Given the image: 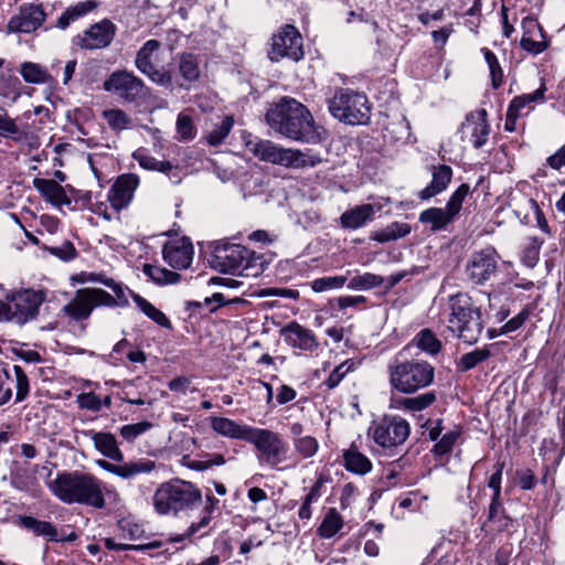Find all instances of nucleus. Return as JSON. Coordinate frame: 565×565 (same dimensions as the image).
<instances>
[{"label":"nucleus","mask_w":565,"mask_h":565,"mask_svg":"<svg viewBox=\"0 0 565 565\" xmlns=\"http://www.w3.org/2000/svg\"><path fill=\"white\" fill-rule=\"evenodd\" d=\"M267 124L279 135L307 143L321 140L318 126L308 108L291 97H282L266 114Z\"/></svg>","instance_id":"1"},{"label":"nucleus","mask_w":565,"mask_h":565,"mask_svg":"<svg viewBox=\"0 0 565 565\" xmlns=\"http://www.w3.org/2000/svg\"><path fill=\"white\" fill-rule=\"evenodd\" d=\"M47 487L60 501L66 504L105 508L103 482L90 473L78 470L58 472L54 480L47 482Z\"/></svg>","instance_id":"2"},{"label":"nucleus","mask_w":565,"mask_h":565,"mask_svg":"<svg viewBox=\"0 0 565 565\" xmlns=\"http://www.w3.org/2000/svg\"><path fill=\"white\" fill-rule=\"evenodd\" d=\"M89 281L100 282L110 288L114 295L99 288H84L76 291L75 297L63 307L66 316L76 321L87 319L93 309L98 306L126 307L128 306V287L103 274H90Z\"/></svg>","instance_id":"3"},{"label":"nucleus","mask_w":565,"mask_h":565,"mask_svg":"<svg viewBox=\"0 0 565 565\" xmlns=\"http://www.w3.org/2000/svg\"><path fill=\"white\" fill-rule=\"evenodd\" d=\"M201 502L200 489L179 478L162 482L152 497L153 509L159 515L178 516L198 508Z\"/></svg>","instance_id":"4"},{"label":"nucleus","mask_w":565,"mask_h":565,"mask_svg":"<svg viewBox=\"0 0 565 565\" xmlns=\"http://www.w3.org/2000/svg\"><path fill=\"white\" fill-rule=\"evenodd\" d=\"M388 382L402 394H413L429 386L435 377V367L420 359H406L398 352L387 364Z\"/></svg>","instance_id":"5"},{"label":"nucleus","mask_w":565,"mask_h":565,"mask_svg":"<svg viewBox=\"0 0 565 565\" xmlns=\"http://www.w3.org/2000/svg\"><path fill=\"white\" fill-rule=\"evenodd\" d=\"M448 329L468 344L478 342L483 330L480 307L468 294L459 292L449 298Z\"/></svg>","instance_id":"6"},{"label":"nucleus","mask_w":565,"mask_h":565,"mask_svg":"<svg viewBox=\"0 0 565 565\" xmlns=\"http://www.w3.org/2000/svg\"><path fill=\"white\" fill-rule=\"evenodd\" d=\"M246 148L262 161L291 169L313 168L321 162L318 154L298 149H286L270 140H249L246 142Z\"/></svg>","instance_id":"7"},{"label":"nucleus","mask_w":565,"mask_h":565,"mask_svg":"<svg viewBox=\"0 0 565 565\" xmlns=\"http://www.w3.org/2000/svg\"><path fill=\"white\" fill-rule=\"evenodd\" d=\"M257 260L254 252L243 245L217 242L212 253L211 264L221 273L255 277L259 274Z\"/></svg>","instance_id":"8"},{"label":"nucleus","mask_w":565,"mask_h":565,"mask_svg":"<svg viewBox=\"0 0 565 565\" xmlns=\"http://www.w3.org/2000/svg\"><path fill=\"white\" fill-rule=\"evenodd\" d=\"M44 301L45 294L42 290L22 289L11 292L0 300V322L23 326L38 317Z\"/></svg>","instance_id":"9"},{"label":"nucleus","mask_w":565,"mask_h":565,"mask_svg":"<svg viewBox=\"0 0 565 565\" xmlns=\"http://www.w3.org/2000/svg\"><path fill=\"white\" fill-rule=\"evenodd\" d=\"M329 111L342 122L365 125L371 117V106L365 94L339 88L329 100Z\"/></svg>","instance_id":"10"},{"label":"nucleus","mask_w":565,"mask_h":565,"mask_svg":"<svg viewBox=\"0 0 565 565\" xmlns=\"http://www.w3.org/2000/svg\"><path fill=\"white\" fill-rule=\"evenodd\" d=\"M247 441L254 445L260 466L280 469V463L287 459L289 446L276 431L253 427Z\"/></svg>","instance_id":"11"},{"label":"nucleus","mask_w":565,"mask_h":565,"mask_svg":"<svg viewBox=\"0 0 565 565\" xmlns=\"http://www.w3.org/2000/svg\"><path fill=\"white\" fill-rule=\"evenodd\" d=\"M161 43L158 40H148L138 50L135 65L139 72L146 75L152 83L166 87L173 88L174 85L182 86L175 81L172 71L164 66L157 67L152 61L153 54L159 51Z\"/></svg>","instance_id":"12"},{"label":"nucleus","mask_w":565,"mask_h":565,"mask_svg":"<svg viewBox=\"0 0 565 565\" xmlns=\"http://www.w3.org/2000/svg\"><path fill=\"white\" fill-rule=\"evenodd\" d=\"M303 55L302 36L296 26L286 24L271 36L268 50V58L271 62H279L285 57L298 62Z\"/></svg>","instance_id":"13"},{"label":"nucleus","mask_w":565,"mask_h":565,"mask_svg":"<svg viewBox=\"0 0 565 565\" xmlns=\"http://www.w3.org/2000/svg\"><path fill=\"white\" fill-rule=\"evenodd\" d=\"M103 87L126 103H137L148 95V87L143 81L125 70L111 73Z\"/></svg>","instance_id":"14"},{"label":"nucleus","mask_w":565,"mask_h":565,"mask_svg":"<svg viewBox=\"0 0 565 565\" xmlns=\"http://www.w3.org/2000/svg\"><path fill=\"white\" fill-rule=\"evenodd\" d=\"M411 433L408 422L399 416H384L372 429V437L376 445L386 449L404 444Z\"/></svg>","instance_id":"15"},{"label":"nucleus","mask_w":565,"mask_h":565,"mask_svg":"<svg viewBox=\"0 0 565 565\" xmlns=\"http://www.w3.org/2000/svg\"><path fill=\"white\" fill-rule=\"evenodd\" d=\"M497 271L498 255L491 248L473 253L466 265L467 277L476 285H482L490 280Z\"/></svg>","instance_id":"16"},{"label":"nucleus","mask_w":565,"mask_h":565,"mask_svg":"<svg viewBox=\"0 0 565 565\" xmlns=\"http://www.w3.org/2000/svg\"><path fill=\"white\" fill-rule=\"evenodd\" d=\"M117 26L108 19L92 24L75 38V44L83 50H100L110 45Z\"/></svg>","instance_id":"17"},{"label":"nucleus","mask_w":565,"mask_h":565,"mask_svg":"<svg viewBox=\"0 0 565 565\" xmlns=\"http://www.w3.org/2000/svg\"><path fill=\"white\" fill-rule=\"evenodd\" d=\"M194 248L188 237L168 241L162 247L164 262L177 270L188 269L193 260Z\"/></svg>","instance_id":"18"},{"label":"nucleus","mask_w":565,"mask_h":565,"mask_svg":"<svg viewBox=\"0 0 565 565\" xmlns=\"http://www.w3.org/2000/svg\"><path fill=\"white\" fill-rule=\"evenodd\" d=\"M138 185L139 178L134 173L121 174L117 178L107 195L115 213H118L130 204Z\"/></svg>","instance_id":"19"},{"label":"nucleus","mask_w":565,"mask_h":565,"mask_svg":"<svg viewBox=\"0 0 565 565\" xmlns=\"http://www.w3.org/2000/svg\"><path fill=\"white\" fill-rule=\"evenodd\" d=\"M45 20V12L40 6L24 4L18 14L12 17L8 29L14 33H31L39 29Z\"/></svg>","instance_id":"20"},{"label":"nucleus","mask_w":565,"mask_h":565,"mask_svg":"<svg viewBox=\"0 0 565 565\" xmlns=\"http://www.w3.org/2000/svg\"><path fill=\"white\" fill-rule=\"evenodd\" d=\"M462 138H468L477 149L486 145L490 134L486 109L470 113L461 126Z\"/></svg>","instance_id":"21"},{"label":"nucleus","mask_w":565,"mask_h":565,"mask_svg":"<svg viewBox=\"0 0 565 565\" xmlns=\"http://www.w3.org/2000/svg\"><path fill=\"white\" fill-rule=\"evenodd\" d=\"M285 342L294 349L313 352L319 347V341L313 331L297 322H290L281 329Z\"/></svg>","instance_id":"22"},{"label":"nucleus","mask_w":565,"mask_h":565,"mask_svg":"<svg viewBox=\"0 0 565 565\" xmlns=\"http://www.w3.org/2000/svg\"><path fill=\"white\" fill-rule=\"evenodd\" d=\"M98 465L104 470L122 479H130L140 473H150L156 468L154 461L145 458L128 461L122 465H115L106 460H99Z\"/></svg>","instance_id":"23"},{"label":"nucleus","mask_w":565,"mask_h":565,"mask_svg":"<svg viewBox=\"0 0 565 565\" xmlns=\"http://www.w3.org/2000/svg\"><path fill=\"white\" fill-rule=\"evenodd\" d=\"M452 179V169L447 164L433 166L430 183L417 194L422 201L429 200L444 192Z\"/></svg>","instance_id":"24"},{"label":"nucleus","mask_w":565,"mask_h":565,"mask_svg":"<svg viewBox=\"0 0 565 565\" xmlns=\"http://www.w3.org/2000/svg\"><path fill=\"white\" fill-rule=\"evenodd\" d=\"M33 186L42 198L53 205L62 206L71 203L65 189L55 180L35 178L33 179Z\"/></svg>","instance_id":"25"},{"label":"nucleus","mask_w":565,"mask_h":565,"mask_svg":"<svg viewBox=\"0 0 565 565\" xmlns=\"http://www.w3.org/2000/svg\"><path fill=\"white\" fill-rule=\"evenodd\" d=\"M84 435L90 437L95 448L102 455L115 461H122L124 455L117 445L115 435L94 430L84 431Z\"/></svg>","instance_id":"26"},{"label":"nucleus","mask_w":565,"mask_h":565,"mask_svg":"<svg viewBox=\"0 0 565 565\" xmlns=\"http://www.w3.org/2000/svg\"><path fill=\"white\" fill-rule=\"evenodd\" d=\"M512 523L513 520L508 515L503 508L502 500L490 501L487 520L482 524V530L487 531V526H489L492 532H504L512 526Z\"/></svg>","instance_id":"27"},{"label":"nucleus","mask_w":565,"mask_h":565,"mask_svg":"<svg viewBox=\"0 0 565 565\" xmlns=\"http://www.w3.org/2000/svg\"><path fill=\"white\" fill-rule=\"evenodd\" d=\"M211 427L214 431L224 437L244 439L246 441L253 429V427L239 425L238 423L227 417L218 416L211 418Z\"/></svg>","instance_id":"28"},{"label":"nucleus","mask_w":565,"mask_h":565,"mask_svg":"<svg viewBox=\"0 0 565 565\" xmlns=\"http://www.w3.org/2000/svg\"><path fill=\"white\" fill-rule=\"evenodd\" d=\"M375 209L371 204L358 205L349 211H345L340 222L342 227L349 230H358L364 226L367 222L373 220Z\"/></svg>","instance_id":"29"},{"label":"nucleus","mask_w":565,"mask_h":565,"mask_svg":"<svg viewBox=\"0 0 565 565\" xmlns=\"http://www.w3.org/2000/svg\"><path fill=\"white\" fill-rule=\"evenodd\" d=\"M20 74L29 84L52 86L55 83L53 74L39 63L23 62L20 66Z\"/></svg>","instance_id":"30"},{"label":"nucleus","mask_w":565,"mask_h":565,"mask_svg":"<svg viewBox=\"0 0 565 565\" xmlns=\"http://www.w3.org/2000/svg\"><path fill=\"white\" fill-rule=\"evenodd\" d=\"M343 466L344 468L355 475L364 476L372 470L371 460L360 452L356 447L351 446L343 452Z\"/></svg>","instance_id":"31"},{"label":"nucleus","mask_w":565,"mask_h":565,"mask_svg":"<svg viewBox=\"0 0 565 565\" xmlns=\"http://www.w3.org/2000/svg\"><path fill=\"white\" fill-rule=\"evenodd\" d=\"M418 220L423 224H429L433 232H439L446 228L455 217L446 209L429 207L420 212Z\"/></svg>","instance_id":"32"},{"label":"nucleus","mask_w":565,"mask_h":565,"mask_svg":"<svg viewBox=\"0 0 565 565\" xmlns=\"http://www.w3.org/2000/svg\"><path fill=\"white\" fill-rule=\"evenodd\" d=\"M97 7V1L86 0L67 8L57 19V26L65 30L72 22L89 13Z\"/></svg>","instance_id":"33"},{"label":"nucleus","mask_w":565,"mask_h":565,"mask_svg":"<svg viewBox=\"0 0 565 565\" xmlns=\"http://www.w3.org/2000/svg\"><path fill=\"white\" fill-rule=\"evenodd\" d=\"M21 81L12 74V70L0 73V97L15 103L21 97Z\"/></svg>","instance_id":"34"},{"label":"nucleus","mask_w":565,"mask_h":565,"mask_svg":"<svg viewBox=\"0 0 565 565\" xmlns=\"http://www.w3.org/2000/svg\"><path fill=\"white\" fill-rule=\"evenodd\" d=\"M20 522L23 527L32 531L36 535L45 536L54 542L64 541V539L58 536L56 527L51 522L40 521L33 516H22Z\"/></svg>","instance_id":"35"},{"label":"nucleus","mask_w":565,"mask_h":565,"mask_svg":"<svg viewBox=\"0 0 565 565\" xmlns=\"http://www.w3.org/2000/svg\"><path fill=\"white\" fill-rule=\"evenodd\" d=\"M411 233V225L402 222H392L386 227L375 232L372 239L384 244L405 237Z\"/></svg>","instance_id":"36"},{"label":"nucleus","mask_w":565,"mask_h":565,"mask_svg":"<svg viewBox=\"0 0 565 565\" xmlns=\"http://www.w3.org/2000/svg\"><path fill=\"white\" fill-rule=\"evenodd\" d=\"M131 294L132 299L136 306L152 321L163 328H171V322L167 318V316L159 309H157L152 303H150L147 299L142 298L139 295L132 294L131 290L127 291V295Z\"/></svg>","instance_id":"37"},{"label":"nucleus","mask_w":565,"mask_h":565,"mask_svg":"<svg viewBox=\"0 0 565 565\" xmlns=\"http://www.w3.org/2000/svg\"><path fill=\"white\" fill-rule=\"evenodd\" d=\"M142 273L157 285L175 284L181 279L180 274L152 264H145Z\"/></svg>","instance_id":"38"},{"label":"nucleus","mask_w":565,"mask_h":565,"mask_svg":"<svg viewBox=\"0 0 565 565\" xmlns=\"http://www.w3.org/2000/svg\"><path fill=\"white\" fill-rule=\"evenodd\" d=\"M343 527V519L341 514L331 508L327 511L320 526L318 527V534L322 539L333 537Z\"/></svg>","instance_id":"39"},{"label":"nucleus","mask_w":565,"mask_h":565,"mask_svg":"<svg viewBox=\"0 0 565 565\" xmlns=\"http://www.w3.org/2000/svg\"><path fill=\"white\" fill-rule=\"evenodd\" d=\"M491 351L490 347H483L481 349H476L471 352L465 353L460 356V359L456 362V369L458 372H467L476 367L478 364L486 361L490 358Z\"/></svg>","instance_id":"40"},{"label":"nucleus","mask_w":565,"mask_h":565,"mask_svg":"<svg viewBox=\"0 0 565 565\" xmlns=\"http://www.w3.org/2000/svg\"><path fill=\"white\" fill-rule=\"evenodd\" d=\"M179 73L183 79L194 82L200 77L198 57L192 53H181L178 57Z\"/></svg>","instance_id":"41"},{"label":"nucleus","mask_w":565,"mask_h":565,"mask_svg":"<svg viewBox=\"0 0 565 565\" xmlns=\"http://www.w3.org/2000/svg\"><path fill=\"white\" fill-rule=\"evenodd\" d=\"M437 399L435 392H426L414 397H404L399 399L401 408L409 412H420L433 405Z\"/></svg>","instance_id":"42"},{"label":"nucleus","mask_w":565,"mask_h":565,"mask_svg":"<svg viewBox=\"0 0 565 565\" xmlns=\"http://www.w3.org/2000/svg\"><path fill=\"white\" fill-rule=\"evenodd\" d=\"M416 345L424 352L436 355L441 350V342L436 334L429 329L420 330L413 340Z\"/></svg>","instance_id":"43"},{"label":"nucleus","mask_w":565,"mask_h":565,"mask_svg":"<svg viewBox=\"0 0 565 565\" xmlns=\"http://www.w3.org/2000/svg\"><path fill=\"white\" fill-rule=\"evenodd\" d=\"M383 282L384 278L382 276L364 273L352 277L348 282V288L351 290H370L381 286Z\"/></svg>","instance_id":"44"},{"label":"nucleus","mask_w":565,"mask_h":565,"mask_svg":"<svg viewBox=\"0 0 565 565\" xmlns=\"http://www.w3.org/2000/svg\"><path fill=\"white\" fill-rule=\"evenodd\" d=\"M103 118L107 121L109 128L116 131L128 129L131 125L129 116L118 108L104 110Z\"/></svg>","instance_id":"45"},{"label":"nucleus","mask_w":565,"mask_h":565,"mask_svg":"<svg viewBox=\"0 0 565 565\" xmlns=\"http://www.w3.org/2000/svg\"><path fill=\"white\" fill-rule=\"evenodd\" d=\"M234 125L232 116H225L220 124H216L214 128L207 134L206 141L211 146H217L224 141L228 136Z\"/></svg>","instance_id":"46"},{"label":"nucleus","mask_w":565,"mask_h":565,"mask_svg":"<svg viewBox=\"0 0 565 565\" xmlns=\"http://www.w3.org/2000/svg\"><path fill=\"white\" fill-rule=\"evenodd\" d=\"M461 435V429L456 427L447 433H445L434 445L433 452L435 456H444L449 454L457 440Z\"/></svg>","instance_id":"47"},{"label":"nucleus","mask_w":565,"mask_h":565,"mask_svg":"<svg viewBox=\"0 0 565 565\" xmlns=\"http://www.w3.org/2000/svg\"><path fill=\"white\" fill-rule=\"evenodd\" d=\"M292 445H294L296 454L301 459H308V458L313 457L319 449V443L312 436H303V437L294 438Z\"/></svg>","instance_id":"48"},{"label":"nucleus","mask_w":565,"mask_h":565,"mask_svg":"<svg viewBox=\"0 0 565 565\" xmlns=\"http://www.w3.org/2000/svg\"><path fill=\"white\" fill-rule=\"evenodd\" d=\"M483 56H484V60L489 66V71H490V76H491V85L494 89H498L502 83H503V71L499 64V61L495 56V54L487 49V47H483L481 50Z\"/></svg>","instance_id":"49"},{"label":"nucleus","mask_w":565,"mask_h":565,"mask_svg":"<svg viewBox=\"0 0 565 565\" xmlns=\"http://www.w3.org/2000/svg\"><path fill=\"white\" fill-rule=\"evenodd\" d=\"M348 278L345 276H324L313 279L310 287L315 292H324L328 290L341 289Z\"/></svg>","instance_id":"50"},{"label":"nucleus","mask_w":565,"mask_h":565,"mask_svg":"<svg viewBox=\"0 0 565 565\" xmlns=\"http://www.w3.org/2000/svg\"><path fill=\"white\" fill-rule=\"evenodd\" d=\"M355 367V363L353 360L348 359L341 364H339L324 380L323 384L329 388L333 390L335 388L342 380L345 377V375L353 371Z\"/></svg>","instance_id":"51"},{"label":"nucleus","mask_w":565,"mask_h":565,"mask_svg":"<svg viewBox=\"0 0 565 565\" xmlns=\"http://www.w3.org/2000/svg\"><path fill=\"white\" fill-rule=\"evenodd\" d=\"M13 373L15 377V402L20 403L24 401L30 393L29 377L20 365H13Z\"/></svg>","instance_id":"52"},{"label":"nucleus","mask_w":565,"mask_h":565,"mask_svg":"<svg viewBox=\"0 0 565 565\" xmlns=\"http://www.w3.org/2000/svg\"><path fill=\"white\" fill-rule=\"evenodd\" d=\"M469 191H470L469 185L466 183H462L451 194V196L449 198V200L446 204V207H445L449 212L450 215L456 217L459 214V212L462 207V202L465 201Z\"/></svg>","instance_id":"53"},{"label":"nucleus","mask_w":565,"mask_h":565,"mask_svg":"<svg viewBox=\"0 0 565 565\" xmlns=\"http://www.w3.org/2000/svg\"><path fill=\"white\" fill-rule=\"evenodd\" d=\"M42 248L47 250L51 255L60 258L61 260L68 262L76 257L77 252L73 243L70 241H63L58 246L43 245Z\"/></svg>","instance_id":"54"},{"label":"nucleus","mask_w":565,"mask_h":565,"mask_svg":"<svg viewBox=\"0 0 565 565\" xmlns=\"http://www.w3.org/2000/svg\"><path fill=\"white\" fill-rule=\"evenodd\" d=\"M152 428V423L143 420L136 424L124 425L120 428V435L129 443L135 441L140 435L147 433Z\"/></svg>","instance_id":"55"},{"label":"nucleus","mask_w":565,"mask_h":565,"mask_svg":"<svg viewBox=\"0 0 565 565\" xmlns=\"http://www.w3.org/2000/svg\"><path fill=\"white\" fill-rule=\"evenodd\" d=\"M225 463V458L221 454L206 455L204 460H190L188 467L195 471H204L213 466H222Z\"/></svg>","instance_id":"56"},{"label":"nucleus","mask_w":565,"mask_h":565,"mask_svg":"<svg viewBox=\"0 0 565 565\" xmlns=\"http://www.w3.org/2000/svg\"><path fill=\"white\" fill-rule=\"evenodd\" d=\"M503 468H504V463L498 462L494 466L495 471L491 475V477L488 480V487L492 490L491 501L502 500L501 481H502Z\"/></svg>","instance_id":"57"},{"label":"nucleus","mask_w":565,"mask_h":565,"mask_svg":"<svg viewBox=\"0 0 565 565\" xmlns=\"http://www.w3.org/2000/svg\"><path fill=\"white\" fill-rule=\"evenodd\" d=\"M76 403L81 409L95 413L100 411V397L93 392L78 394L76 396Z\"/></svg>","instance_id":"58"},{"label":"nucleus","mask_w":565,"mask_h":565,"mask_svg":"<svg viewBox=\"0 0 565 565\" xmlns=\"http://www.w3.org/2000/svg\"><path fill=\"white\" fill-rule=\"evenodd\" d=\"M177 131L182 140H191L195 136V128L190 116L180 114L177 119Z\"/></svg>","instance_id":"59"},{"label":"nucleus","mask_w":565,"mask_h":565,"mask_svg":"<svg viewBox=\"0 0 565 565\" xmlns=\"http://www.w3.org/2000/svg\"><path fill=\"white\" fill-rule=\"evenodd\" d=\"M543 243V241L534 237L532 238V243L523 250L522 259L526 266L534 267L536 265Z\"/></svg>","instance_id":"60"},{"label":"nucleus","mask_w":565,"mask_h":565,"mask_svg":"<svg viewBox=\"0 0 565 565\" xmlns=\"http://www.w3.org/2000/svg\"><path fill=\"white\" fill-rule=\"evenodd\" d=\"M529 316H530L529 310L523 309L515 317L510 319L507 323H504L501 327L500 333H510V332L518 330L527 320Z\"/></svg>","instance_id":"61"},{"label":"nucleus","mask_w":565,"mask_h":565,"mask_svg":"<svg viewBox=\"0 0 565 565\" xmlns=\"http://www.w3.org/2000/svg\"><path fill=\"white\" fill-rule=\"evenodd\" d=\"M11 377L8 371L0 373V406L7 404L12 397Z\"/></svg>","instance_id":"62"},{"label":"nucleus","mask_w":565,"mask_h":565,"mask_svg":"<svg viewBox=\"0 0 565 565\" xmlns=\"http://www.w3.org/2000/svg\"><path fill=\"white\" fill-rule=\"evenodd\" d=\"M529 205H530V207L532 209V211L534 213L537 227L543 233H545L547 235H551V228L548 226L547 220H546L543 211L539 206L537 202L534 199H530L529 200Z\"/></svg>","instance_id":"63"},{"label":"nucleus","mask_w":565,"mask_h":565,"mask_svg":"<svg viewBox=\"0 0 565 565\" xmlns=\"http://www.w3.org/2000/svg\"><path fill=\"white\" fill-rule=\"evenodd\" d=\"M154 171L164 173L174 183H179L181 181L179 167L172 164L170 161H160L159 160L158 166Z\"/></svg>","instance_id":"64"}]
</instances>
